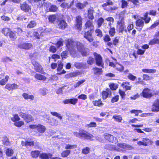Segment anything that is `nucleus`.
I'll list each match as a JSON object with an SVG mask.
<instances>
[{"mask_svg":"<svg viewBox=\"0 0 159 159\" xmlns=\"http://www.w3.org/2000/svg\"><path fill=\"white\" fill-rule=\"evenodd\" d=\"M36 25V22L34 21H31L27 25L28 28H31L34 27Z\"/></svg>","mask_w":159,"mask_h":159,"instance_id":"a19ab883","label":"nucleus"},{"mask_svg":"<svg viewBox=\"0 0 159 159\" xmlns=\"http://www.w3.org/2000/svg\"><path fill=\"white\" fill-rule=\"evenodd\" d=\"M32 64L36 71L40 73H41L42 71L43 68L42 66L38 63L36 61H33Z\"/></svg>","mask_w":159,"mask_h":159,"instance_id":"1a4fd4ad","label":"nucleus"},{"mask_svg":"<svg viewBox=\"0 0 159 159\" xmlns=\"http://www.w3.org/2000/svg\"><path fill=\"white\" fill-rule=\"evenodd\" d=\"M11 31V30L10 29L7 28H5L2 30V32L5 35L8 36Z\"/></svg>","mask_w":159,"mask_h":159,"instance_id":"f704fd0d","label":"nucleus"},{"mask_svg":"<svg viewBox=\"0 0 159 159\" xmlns=\"http://www.w3.org/2000/svg\"><path fill=\"white\" fill-rule=\"evenodd\" d=\"M77 148V146L76 145H70V144H66L65 146L66 149H72Z\"/></svg>","mask_w":159,"mask_h":159,"instance_id":"37998d69","label":"nucleus"},{"mask_svg":"<svg viewBox=\"0 0 159 159\" xmlns=\"http://www.w3.org/2000/svg\"><path fill=\"white\" fill-rule=\"evenodd\" d=\"M14 153L13 150L10 148H8L7 149L6 152V153L7 156H11Z\"/></svg>","mask_w":159,"mask_h":159,"instance_id":"e433bc0d","label":"nucleus"},{"mask_svg":"<svg viewBox=\"0 0 159 159\" xmlns=\"http://www.w3.org/2000/svg\"><path fill=\"white\" fill-rule=\"evenodd\" d=\"M23 97L25 99H30L31 100L34 99V97L33 95H29L26 93H24L22 94Z\"/></svg>","mask_w":159,"mask_h":159,"instance_id":"a878e982","label":"nucleus"},{"mask_svg":"<svg viewBox=\"0 0 159 159\" xmlns=\"http://www.w3.org/2000/svg\"><path fill=\"white\" fill-rule=\"evenodd\" d=\"M50 113L52 116L57 117L60 120L62 119V116H61V115L57 112H51Z\"/></svg>","mask_w":159,"mask_h":159,"instance_id":"4c0bfd02","label":"nucleus"},{"mask_svg":"<svg viewBox=\"0 0 159 159\" xmlns=\"http://www.w3.org/2000/svg\"><path fill=\"white\" fill-rule=\"evenodd\" d=\"M66 88V89H68L69 87L68 86H64L61 87V88L59 89L57 91V94H60L62 93V89H64L65 88Z\"/></svg>","mask_w":159,"mask_h":159,"instance_id":"5fc2aeb1","label":"nucleus"},{"mask_svg":"<svg viewBox=\"0 0 159 159\" xmlns=\"http://www.w3.org/2000/svg\"><path fill=\"white\" fill-rule=\"evenodd\" d=\"M40 152L38 150L32 151L31 152V155L33 158H36L39 155Z\"/></svg>","mask_w":159,"mask_h":159,"instance_id":"5701e85b","label":"nucleus"},{"mask_svg":"<svg viewBox=\"0 0 159 159\" xmlns=\"http://www.w3.org/2000/svg\"><path fill=\"white\" fill-rule=\"evenodd\" d=\"M113 4V3L110 0H107V2L103 4L102 5V6L103 7H105L107 6L112 5Z\"/></svg>","mask_w":159,"mask_h":159,"instance_id":"680f3d73","label":"nucleus"},{"mask_svg":"<svg viewBox=\"0 0 159 159\" xmlns=\"http://www.w3.org/2000/svg\"><path fill=\"white\" fill-rule=\"evenodd\" d=\"M11 120L13 122L16 121H18L20 120V118L17 114L14 115V116L11 118Z\"/></svg>","mask_w":159,"mask_h":159,"instance_id":"8fccbe9b","label":"nucleus"},{"mask_svg":"<svg viewBox=\"0 0 159 159\" xmlns=\"http://www.w3.org/2000/svg\"><path fill=\"white\" fill-rule=\"evenodd\" d=\"M9 78V76L8 75H6L5 79H3L0 81V85H4L8 81Z\"/></svg>","mask_w":159,"mask_h":159,"instance_id":"473e14b6","label":"nucleus"},{"mask_svg":"<svg viewBox=\"0 0 159 159\" xmlns=\"http://www.w3.org/2000/svg\"><path fill=\"white\" fill-rule=\"evenodd\" d=\"M142 111L140 110H132L130 112L132 113H134L135 115L137 116L139 113H142Z\"/></svg>","mask_w":159,"mask_h":159,"instance_id":"69168bd1","label":"nucleus"},{"mask_svg":"<svg viewBox=\"0 0 159 159\" xmlns=\"http://www.w3.org/2000/svg\"><path fill=\"white\" fill-rule=\"evenodd\" d=\"M123 14L124 13L123 12H121L119 14L118 13L116 14V15L118 16L119 19H121L120 21L117 22V29L119 30V33H122L125 30L124 29L125 27L123 17Z\"/></svg>","mask_w":159,"mask_h":159,"instance_id":"f03ea898","label":"nucleus"},{"mask_svg":"<svg viewBox=\"0 0 159 159\" xmlns=\"http://www.w3.org/2000/svg\"><path fill=\"white\" fill-rule=\"evenodd\" d=\"M52 155L50 153H43L39 155V158L42 159H48L52 157Z\"/></svg>","mask_w":159,"mask_h":159,"instance_id":"6ab92c4d","label":"nucleus"},{"mask_svg":"<svg viewBox=\"0 0 159 159\" xmlns=\"http://www.w3.org/2000/svg\"><path fill=\"white\" fill-rule=\"evenodd\" d=\"M111 95V91L110 89H107L106 91H104L102 93V95L103 99H106L108 96H110Z\"/></svg>","mask_w":159,"mask_h":159,"instance_id":"dca6fc26","label":"nucleus"},{"mask_svg":"<svg viewBox=\"0 0 159 159\" xmlns=\"http://www.w3.org/2000/svg\"><path fill=\"white\" fill-rule=\"evenodd\" d=\"M90 148L88 147L83 149L82 150V153L84 154H88L89 152Z\"/></svg>","mask_w":159,"mask_h":159,"instance_id":"09e8293b","label":"nucleus"},{"mask_svg":"<svg viewBox=\"0 0 159 159\" xmlns=\"http://www.w3.org/2000/svg\"><path fill=\"white\" fill-rule=\"evenodd\" d=\"M92 29H91L89 31L86 32L84 34V37L89 43L93 42L94 39L92 34L91 31Z\"/></svg>","mask_w":159,"mask_h":159,"instance_id":"0eeeda50","label":"nucleus"},{"mask_svg":"<svg viewBox=\"0 0 159 159\" xmlns=\"http://www.w3.org/2000/svg\"><path fill=\"white\" fill-rule=\"evenodd\" d=\"M25 146H33L34 145V142L33 141H26L25 143Z\"/></svg>","mask_w":159,"mask_h":159,"instance_id":"774afa93","label":"nucleus"},{"mask_svg":"<svg viewBox=\"0 0 159 159\" xmlns=\"http://www.w3.org/2000/svg\"><path fill=\"white\" fill-rule=\"evenodd\" d=\"M57 63L58 67L57 69V70L58 72H60L63 68V64L61 61H58Z\"/></svg>","mask_w":159,"mask_h":159,"instance_id":"2f4dec72","label":"nucleus"},{"mask_svg":"<svg viewBox=\"0 0 159 159\" xmlns=\"http://www.w3.org/2000/svg\"><path fill=\"white\" fill-rule=\"evenodd\" d=\"M63 40L62 39H60V40L59 41L56 43V46L57 48H59L61 46L63 45Z\"/></svg>","mask_w":159,"mask_h":159,"instance_id":"338daca9","label":"nucleus"},{"mask_svg":"<svg viewBox=\"0 0 159 159\" xmlns=\"http://www.w3.org/2000/svg\"><path fill=\"white\" fill-rule=\"evenodd\" d=\"M34 77L37 79L40 80H45L46 79V77L45 76L39 74H36L34 76Z\"/></svg>","mask_w":159,"mask_h":159,"instance_id":"393cba45","label":"nucleus"},{"mask_svg":"<svg viewBox=\"0 0 159 159\" xmlns=\"http://www.w3.org/2000/svg\"><path fill=\"white\" fill-rule=\"evenodd\" d=\"M104 21V19L102 17H100L98 19L97 21L98 27H100L101 26Z\"/></svg>","mask_w":159,"mask_h":159,"instance_id":"a18cd8bd","label":"nucleus"},{"mask_svg":"<svg viewBox=\"0 0 159 159\" xmlns=\"http://www.w3.org/2000/svg\"><path fill=\"white\" fill-rule=\"evenodd\" d=\"M61 7L62 8L65 9H68L70 8V6H69V5L68 3L65 2L62 3L61 5Z\"/></svg>","mask_w":159,"mask_h":159,"instance_id":"de8ad7c7","label":"nucleus"},{"mask_svg":"<svg viewBox=\"0 0 159 159\" xmlns=\"http://www.w3.org/2000/svg\"><path fill=\"white\" fill-rule=\"evenodd\" d=\"M32 45L30 43H23L19 45L18 47L20 48L28 49L32 47Z\"/></svg>","mask_w":159,"mask_h":159,"instance_id":"f3484780","label":"nucleus"},{"mask_svg":"<svg viewBox=\"0 0 159 159\" xmlns=\"http://www.w3.org/2000/svg\"><path fill=\"white\" fill-rule=\"evenodd\" d=\"M104 148H105L107 149H109L111 150H113L116 151L118 150V148H117L114 145H112L108 144L105 145L104 146Z\"/></svg>","mask_w":159,"mask_h":159,"instance_id":"4be33fe9","label":"nucleus"},{"mask_svg":"<svg viewBox=\"0 0 159 159\" xmlns=\"http://www.w3.org/2000/svg\"><path fill=\"white\" fill-rule=\"evenodd\" d=\"M24 124V123L23 121H19L18 122H16L14 123V125L18 127H20L21 126L23 125Z\"/></svg>","mask_w":159,"mask_h":159,"instance_id":"603ef678","label":"nucleus"},{"mask_svg":"<svg viewBox=\"0 0 159 159\" xmlns=\"http://www.w3.org/2000/svg\"><path fill=\"white\" fill-rule=\"evenodd\" d=\"M142 71L145 73H153L156 72V70L155 69H144L142 70Z\"/></svg>","mask_w":159,"mask_h":159,"instance_id":"7c9ffc66","label":"nucleus"},{"mask_svg":"<svg viewBox=\"0 0 159 159\" xmlns=\"http://www.w3.org/2000/svg\"><path fill=\"white\" fill-rule=\"evenodd\" d=\"M81 17L80 16H77L76 17V24L75 26L80 30H81L82 25V20Z\"/></svg>","mask_w":159,"mask_h":159,"instance_id":"9b49d317","label":"nucleus"},{"mask_svg":"<svg viewBox=\"0 0 159 159\" xmlns=\"http://www.w3.org/2000/svg\"><path fill=\"white\" fill-rule=\"evenodd\" d=\"M113 118L115 119V120L118 122H120L122 120V117L119 116H113Z\"/></svg>","mask_w":159,"mask_h":159,"instance_id":"0e129e2a","label":"nucleus"},{"mask_svg":"<svg viewBox=\"0 0 159 159\" xmlns=\"http://www.w3.org/2000/svg\"><path fill=\"white\" fill-rule=\"evenodd\" d=\"M43 4H44V5L45 7H46L47 11L55 12L57 10V7L56 6L51 5V3L49 2L45 3L43 1V3H42L41 5H39V7H41Z\"/></svg>","mask_w":159,"mask_h":159,"instance_id":"20e7f679","label":"nucleus"},{"mask_svg":"<svg viewBox=\"0 0 159 159\" xmlns=\"http://www.w3.org/2000/svg\"><path fill=\"white\" fill-rule=\"evenodd\" d=\"M129 83L128 82H123L121 84V86L123 88L125 89V90H130L131 88V86L129 85Z\"/></svg>","mask_w":159,"mask_h":159,"instance_id":"412c9836","label":"nucleus"},{"mask_svg":"<svg viewBox=\"0 0 159 159\" xmlns=\"http://www.w3.org/2000/svg\"><path fill=\"white\" fill-rule=\"evenodd\" d=\"M85 4L81 3H79L77 4L76 7L80 9H82L85 6Z\"/></svg>","mask_w":159,"mask_h":159,"instance_id":"052dcab7","label":"nucleus"},{"mask_svg":"<svg viewBox=\"0 0 159 159\" xmlns=\"http://www.w3.org/2000/svg\"><path fill=\"white\" fill-rule=\"evenodd\" d=\"M9 34L8 36L10 37L11 40H14L16 39V37L15 33L11 31Z\"/></svg>","mask_w":159,"mask_h":159,"instance_id":"58836bf2","label":"nucleus"},{"mask_svg":"<svg viewBox=\"0 0 159 159\" xmlns=\"http://www.w3.org/2000/svg\"><path fill=\"white\" fill-rule=\"evenodd\" d=\"M80 138L89 139L91 141L94 140L93 139L94 137L93 136L84 130H80Z\"/></svg>","mask_w":159,"mask_h":159,"instance_id":"7ed1b4c3","label":"nucleus"},{"mask_svg":"<svg viewBox=\"0 0 159 159\" xmlns=\"http://www.w3.org/2000/svg\"><path fill=\"white\" fill-rule=\"evenodd\" d=\"M93 103L94 105L98 106H101L103 105V103L100 100L98 101H95L93 102Z\"/></svg>","mask_w":159,"mask_h":159,"instance_id":"c9c22d12","label":"nucleus"},{"mask_svg":"<svg viewBox=\"0 0 159 159\" xmlns=\"http://www.w3.org/2000/svg\"><path fill=\"white\" fill-rule=\"evenodd\" d=\"M93 70L94 75H99L102 74V68H99L97 67H95L93 68Z\"/></svg>","mask_w":159,"mask_h":159,"instance_id":"aec40b11","label":"nucleus"},{"mask_svg":"<svg viewBox=\"0 0 159 159\" xmlns=\"http://www.w3.org/2000/svg\"><path fill=\"white\" fill-rule=\"evenodd\" d=\"M94 61V58L92 57H89L87 61V62L88 64L92 65Z\"/></svg>","mask_w":159,"mask_h":159,"instance_id":"13d9d810","label":"nucleus"},{"mask_svg":"<svg viewBox=\"0 0 159 159\" xmlns=\"http://www.w3.org/2000/svg\"><path fill=\"white\" fill-rule=\"evenodd\" d=\"M29 127L32 129H36L39 132L42 133L44 132L46 129L44 126L40 124L30 125Z\"/></svg>","mask_w":159,"mask_h":159,"instance_id":"423d86ee","label":"nucleus"},{"mask_svg":"<svg viewBox=\"0 0 159 159\" xmlns=\"http://www.w3.org/2000/svg\"><path fill=\"white\" fill-rule=\"evenodd\" d=\"M21 9L25 12H29L31 10V7L27 4L24 3L20 4Z\"/></svg>","mask_w":159,"mask_h":159,"instance_id":"ddd939ff","label":"nucleus"},{"mask_svg":"<svg viewBox=\"0 0 159 159\" xmlns=\"http://www.w3.org/2000/svg\"><path fill=\"white\" fill-rule=\"evenodd\" d=\"M152 111H159V100L157 99L152 105Z\"/></svg>","mask_w":159,"mask_h":159,"instance_id":"f8f14e48","label":"nucleus"},{"mask_svg":"<svg viewBox=\"0 0 159 159\" xmlns=\"http://www.w3.org/2000/svg\"><path fill=\"white\" fill-rule=\"evenodd\" d=\"M67 26V24L66 22L63 20L60 21L59 22L58 26V27L62 30L65 29Z\"/></svg>","mask_w":159,"mask_h":159,"instance_id":"a211bd4d","label":"nucleus"},{"mask_svg":"<svg viewBox=\"0 0 159 159\" xmlns=\"http://www.w3.org/2000/svg\"><path fill=\"white\" fill-rule=\"evenodd\" d=\"M84 65V64L80 62H75L74 66L77 68L79 69L82 67Z\"/></svg>","mask_w":159,"mask_h":159,"instance_id":"79ce46f5","label":"nucleus"},{"mask_svg":"<svg viewBox=\"0 0 159 159\" xmlns=\"http://www.w3.org/2000/svg\"><path fill=\"white\" fill-rule=\"evenodd\" d=\"M142 95L143 97L147 98H150L152 96L150 90L148 88L144 89L143 90Z\"/></svg>","mask_w":159,"mask_h":159,"instance_id":"9d476101","label":"nucleus"},{"mask_svg":"<svg viewBox=\"0 0 159 159\" xmlns=\"http://www.w3.org/2000/svg\"><path fill=\"white\" fill-rule=\"evenodd\" d=\"M97 126L96 124L94 122H91L89 124H87L85 125V127H94Z\"/></svg>","mask_w":159,"mask_h":159,"instance_id":"c03bdc74","label":"nucleus"},{"mask_svg":"<svg viewBox=\"0 0 159 159\" xmlns=\"http://www.w3.org/2000/svg\"><path fill=\"white\" fill-rule=\"evenodd\" d=\"M93 12V11L92 9H90L88 10V16L89 19L92 20L94 18Z\"/></svg>","mask_w":159,"mask_h":159,"instance_id":"cd10ccee","label":"nucleus"},{"mask_svg":"<svg viewBox=\"0 0 159 159\" xmlns=\"http://www.w3.org/2000/svg\"><path fill=\"white\" fill-rule=\"evenodd\" d=\"M48 19L50 22H53L56 20V16L54 15H50L48 17Z\"/></svg>","mask_w":159,"mask_h":159,"instance_id":"864d4df0","label":"nucleus"},{"mask_svg":"<svg viewBox=\"0 0 159 159\" xmlns=\"http://www.w3.org/2000/svg\"><path fill=\"white\" fill-rule=\"evenodd\" d=\"M19 115L26 122H29L32 120V116L30 115L26 114L22 112H20L19 113Z\"/></svg>","mask_w":159,"mask_h":159,"instance_id":"6e6552de","label":"nucleus"},{"mask_svg":"<svg viewBox=\"0 0 159 159\" xmlns=\"http://www.w3.org/2000/svg\"><path fill=\"white\" fill-rule=\"evenodd\" d=\"M85 28H91L93 27V23L92 20H88L85 24Z\"/></svg>","mask_w":159,"mask_h":159,"instance_id":"c85d7f7f","label":"nucleus"},{"mask_svg":"<svg viewBox=\"0 0 159 159\" xmlns=\"http://www.w3.org/2000/svg\"><path fill=\"white\" fill-rule=\"evenodd\" d=\"M18 87L19 86L15 84H8L5 86V88L9 91L17 89Z\"/></svg>","mask_w":159,"mask_h":159,"instance_id":"4468645a","label":"nucleus"},{"mask_svg":"<svg viewBox=\"0 0 159 159\" xmlns=\"http://www.w3.org/2000/svg\"><path fill=\"white\" fill-rule=\"evenodd\" d=\"M49 51L53 53H55L57 51L56 47L54 46H51L49 48Z\"/></svg>","mask_w":159,"mask_h":159,"instance_id":"bf43d9fd","label":"nucleus"},{"mask_svg":"<svg viewBox=\"0 0 159 159\" xmlns=\"http://www.w3.org/2000/svg\"><path fill=\"white\" fill-rule=\"evenodd\" d=\"M43 33L39 31H34L33 33V37L37 39H39L40 36H42Z\"/></svg>","mask_w":159,"mask_h":159,"instance_id":"b1692460","label":"nucleus"},{"mask_svg":"<svg viewBox=\"0 0 159 159\" xmlns=\"http://www.w3.org/2000/svg\"><path fill=\"white\" fill-rule=\"evenodd\" d=\"M159 43V39H154L151 40L149 42V44L150 45H154L156 44Z\"/></svg>","mask_w":159,"mask_h":159,"instance_id":"72a5a7b5","label":"nucleus"},{"mask_svg":"<svg viewBox=\"0 0 159 159\" xmlns=\"http://www.w3.org/2000/svg\"><path fill=\"white\" fill-rule=\"evenodd\" d=\"M104 136L105 138L110 142L113 143L115 141L114 140H116V137H115L113 136L108 134H104Z\"/></svg>","mask_w":159,"mask_h":159,"instance_id":"2eb2a0df","label":"nucleus"},{"mask_svg":"<svg viewBox=\"0 0 159 159\" xmlns=\"http://www.w3.org/2000/svg\"><path fill=\"white\" fill-rule=\"evenodd\" d=\"M128 78L132 81H134L136 78V77L133 75L132 74L130 73L128 76Z\"/></svg>","mask_w":159,"mask_h":159,"instance_id":"e2e57ef3","label":"nucleus"},{"mask_svg":"<svg viewBox=\"0 0 159 159\" xmlns=\"http://www.w3.org/2000/svg\"><path fill=\"white\" fill-rule=\"evenodd\" d=\"M95 33L97 36L101 37L102 36V33L99 29H97L95 30Z\"/></svg>","mask_w":159,"mask_h":159,"instance_id":"49530a36","label":"nucleus"},{"mask_svg":"<svg viewBox=\"0 0 159 159\" xmlns=\"http://www.w3.org/2000/svg\"><path fill=\"white\" fill-rule=\"evenodd\" d=\"M94 55L95 57L96 65L98 66H101L103 68L104 64L101 56L96 52L94 53Z\"/></svg>","mask_w":159,"mask_h":159,"instance_id":"39448f33","label":"nucleus"},{"mask_svg":"<svg viewBox=\"0 0 159 159\" xmlns=\"http://www.w3.org/2000/svg\"><path fill=\"white\" fill-rule=\"evenodd\" d=\"M144 23L143 20L139 19L136 22V25L142 28L144 25Z\"/></svg>","mask_w":159,"mask_h":159,"instance_id":"bb28decb","label":"nucleus"},{"mask_svg":"<svg viewBox=\"0 0 159 159\" xmlns=\"http://www.w3.org/2000/svg\"><path fill=\"white\" fill-rule=\"evenodd\" d=\"M70 152L69 150L63 151L61 153V157H67L70 154Z\"/></svg>","mask_w":159,"mask_h":159,"instance_id":"c756f323","label":"nucleus"},{"mask_svg":"<svg viewBox=\"0 0 159 159\" xmlns=\"http://www.w3.org/2000/svg\"><path fill=\"white\" fill-rule=\"evenodd\" d=\"M68 54V53L67 51H65L63 52L61 54V56L62 59L66 58Z\"/></svg>","mask_w":159,"mask_h":159,"instance_id":"4d7b16f0","label":"nucleus"},{"mask_svg":"<svg viewBox=\"0 0 159 159\" xmlns=\"http://www.w3.org/2000/svg\"><path fill=\"white\" fill-rule=\"evenodd\" d=\"M85 80H81L80 81L77 82L74 85V87L75 88H76L77 87L79 86L82 84L84 83L85 81Z\"/></svg>","mask_w":159,"mask_h":159,"instance_id":"3c124183","label":"nucleus"},{"mask_svg":"<svg viewBox=\"0 0 159 159\" xmlns=\"http://www.w3.org/2000/svg\"><path fill=\"white\" fill-rule=\"evenodd\" d=\"M66 45L68 50L74 58L77 56L78 52H80L83 56H86L89 54L88 49L85 48L83 44L79 42L68 39Z\"/></svg>","mask_w":159,"mask_h":159,"instance_id":"f257e3e1","label":"nucleus"},{"mask_svg":"<svg viewBox=\"0 0 159 159\" xmlns=\"http://www.w3.org/2000/svg\"><path fill=\"white\" fill-rule=\"evenodd\" d=\"M2 142L3 144L5 145L6 146L10 145V143L9 141V139L7 137H5L3 138Z\"/></svg>","mask_w":159,"mask_h":159,"instance_id":"ea45409f","label":"nucleus"},{"mask_svg":"<svg viewBox=\"0 0 159 159\" xmlns=\"http://www.w3.org/2000/svg\"><path fill=\"white\" fill-rule=\"evenodd\" d=\"M110 88L112 90H115L118 88L117 84L112 83L110 85Z\"/></svg>","mask_w":159,"mask_h":159,"instance_id":"6e6d98bb","label":"nucleus"}]
</instances>
